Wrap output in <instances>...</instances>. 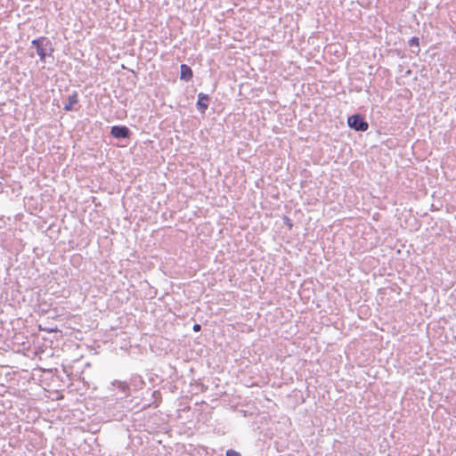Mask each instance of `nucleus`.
I'll use <instances>...</instances> for the list:
<instances>
[{
  "label": "nucleus",
  "instance_id": "obj_1",
  "mask_svg": "<svg viewBox=\"0 0 456 456\" xmlns=\"http://www.w3.org/2000/svg\"><path fill=\"white\" fill-rule=\"evenodd\" d=\"M32 47L36 49L37 54L39 56L41 61L45 62L47 57H52L54 48L51 40L46 37H40L33 39L31 42Z\"/></svg>",
  "mask_w": 456,
  "mask_h": 456
},
{
  "label": "nucleus",
  "instance_id": "obj_8",
  "mask_svg": "<svg viewBox=\"0 0 456 456\" xmlns=\"http://www.w3.org/2000/svg\"><path fill=\"white\" fill-rule=\"evenodd\" d=\"M408 45L411 47H416L417 51L412 50V53H418L419 52V38L418 37H412L409 41Z\"/></svg>",
  "mask_w": 456,
  "mask_h": 456
},
{
  "label": "nucleus",
  "instance_id": "obj_9",
  "mask_svg": "<svg viewBox=\"0 0 456 456\" xmlns=\"http://www.w3.org/2000/svg\"><path fill=\"white\" fill-rule=\"evenodd\" d=\"M151 395L154 398V403H156V406H158L159 403L161 401L160 392L159 390H154Z\"/></svg>",
  "mask_w": 456,
  "mask_h": 456
},
{
  "label": "nucleus",
  "instance_id": "obj_7",
  "mask_svg": "<svg viewBox=\"0 0 456 456\" xmlns=\"http://www.w3.org/2000/svg\"><path fill=\"white\" fill-rule=\"evenodd\" d=\"M192 77L193 71L191 68L187 64H182L180 66V79L188 82Z\"/></svg>",
  "mask_w": 456,
  "mask_h": 456
},
{
  "label": "nucleus",
  "instance_id": "obj_6",
  "mask_svg": "<svg viewBox=\"0 0 456 456\" xmlns=\"http://www.w3.org/2000/svg\"><path fill=\"white\" fill-rule=\"evenodd\" d=\"M78 102V93L77 91H73V93L68 97V102L64 104L63 110L65 111L77 110V108H75V106L77 105Z\"/></svg>",
  "mask_w": 456,
  "mask_h": 456
},
{
  "label": "nucleus",
  "instance_id": "obj_2",
  "mask_svg": "<svg viewBox=\"0 0 456 456\" xmlns=\"http://www.w3.org/2000/svg\"><path fill=\"white\" fill-rule=\"evenodd\" d=\"M111 385L118 388L126 396L129 395L130 386H133L135 390L142 388L144 385L142 378L139 375H133L130 379V382L114 380Z\"/></svg>",
  "mask_w": 456,
  "mask_h": 456
},
{
  "label": "nucleus",
  "instance_id": "obj_10",
  "mask_svg": "<svg viewBox=\"0 0 456 456\" xmlns=\"http://www.w3.org/2000/svg\"><path fill=\"white\" fill-rule=\"evenodd\" d=\"M282 220H283V224L286 226H288L289 229H291L293 227V222H292V220L289 216H284Z\"/></svg>",
  "mask_w": 456,
  "mask_h": 456
},
{
  "label": "nucleus",
  "instance_id": "obj_11",
  "mask_svg": "<svg viewBox=\"0 0 456 456\" xmlns=\"http://www.w3.org/2000/svg\"><path fill=\"white\" fill-rule=\"evenodd\" d=\"M225 456H241V454L233 449H229L226 451Z\"/></svg>",
  "mask_w": 456,
  "mask_h": 456
},
{
  "label": "nucleus",
  "instance_id": "obj_5",
  "mask_svg": "<svg viewBox=\"0 0 456 456\" xmlns=\"http://www.w3.org/2000/svg\"><path fill=\"white\" fill-rule=\"evenodd\" d=\"M211 101V98L208 94L204 93H199L198 94V100L196 102V108L197 110L201 113L205 114L206 110L208 109L209 102Z\"/></svg>",
  "mask_w": 456,
  "mask_h": 456
},
{
  "label": "nucleus",
  "instance_id": "obj_12",
  "mask_svg": "<svg viewBox=\"0 0 456 456\" xmlns=\"http://www.w3.org/2000/svg\"><path fill=\"white\" fill-rule=\"evenodd\" d=\"M193 331L199 332L201 330V325L199 323H195L192 327Z\"/></svg>",
  "mask_w": 456,
  "mask_h": 456
},
{
  "label": "nucleus",
  "instance_id": "obj_3",
  "mask_svg": "<svg viewBox=\"0 0 456 456\" xmlns=\"http://www.w3.org/2000/svg\"><path fill=\"white\" fill-rule=\"evenodd\" d=\"M347 126L356 132H366L369 129V123L363 115L354 113L347 118Z\"/></svg>",
  "mask_w": 456,
  "mask_h": 456
},
{
  "label": "nucleus",
  "instance_id": "obj_4",
  "mask_svg": "<svg viewBox=\"0 0 456 456\" xmlns=\"http://www.w3.org/2000/svg\"><path fill=\"white\" fill-rule=\"evenodd\" d=\"M110 135L118 140L130 139L133 132L124 125H116L110 127Z\"/></svg>",
  "mask_w": 456,
  "mask_h": 456
}]
</instances>
